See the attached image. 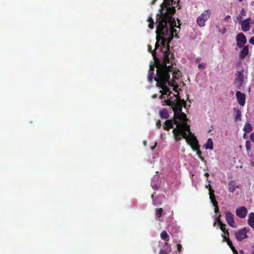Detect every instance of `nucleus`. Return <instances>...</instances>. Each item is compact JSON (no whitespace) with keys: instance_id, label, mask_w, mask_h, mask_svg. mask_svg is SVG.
Wrapping results in <instances>:
<instances>
[{"instance_id":"nucleus-1","label":"nucleus","mask_w":254,"mask_h":254,"mask_svg":"<svg viewBox=\"0 0 254 254\" xmlns=\"http://www.w3.org/2000/svg\"><path fill=\"white\" fill-rule=\"evenodd\" d=\"M165 7L161 5L160 14L157 15V22L158 23L156 29V40L155 49L159 46V42L163 46L162 49L163 52V61L161 64H158V60L156 57V53L152 51L150 46H148V51L152 53L157 65V75L154 77L157 82V86L161 89L160 92L162 93L161 98L163 95H169L170 91L168 86L173 87L175 92L177 90L178 83L179 78L181 76L180 71L175 69L173 65V59H171L172 55L169 52V43L172 39L174 33L177 30L175 27H178L176 22L173 19L171 14L174 13L176 10L175 6Z\"/></svg>"},{"instance_id":"nucleus-2","label":"nucleus","mask_w":254,"mask_h":254,"mask_svg":"<svg viewBox=\"0 0 254 254\" xmlns=\"http://www.w3.org/2000/svg\"><path fill=\"white\" fill-rule=\"evenodd\" d=\"M165 102L166 105L172 106L174 112V117L173 120L165 122V125L163 126L164 129L169 130L174 128L173 124H174L176 127L173 128L172 132L176 141L180 140L183 137L186 138L188 141L191 143L196 142L195 138L191 134L187 135L185 132V130H190V126L188 125V119L186 117V115L182 111V106L186 104L185 101L174 94Z\"/></svg>"},{"instance_id":"nucleus-3","label":"nucleus","mask_w":254,"mask_h":254,"mask_svg":"<svg viewBox=\"0 0 254 254\" xmlns=\"http://www.w3.org/2000/svg\"><path fill=\"white\" fill-rule=\"evenodd\" d=\"M211 11L209 9L206 10L199 15L196 19V23L200 27H203L205 25V22L210 17Z\"/></svg>"},{"instance_id":"nucleus-4","label":"nucleus","mask_w":254,"mask_h":254,"mask_svg":"<svg viewBox=\"0 0 254 254\" xmlns=\"http://www.w3.org/2000/svg\"><path fill=\"white\" fill-rule=\"evenodd\" d=\"M252 29V34H254V19L248 18L242 22V30L244 32H247Z\"/></svg>"},{"instance_id":"nucleus-5","label":"nucleus","mask_w":254,"mask_h":254,"mask_svg":"<svg viewBox=\"0 0 254 254\" xmlns=\"http://www.w3.org/2000/svg\"><path fill=\"white\" fill-rule=\"evenodd\" d=\"M236 45L239 48H242L247 43L245 35L242 33H239L236 37Z\"/></svg>"},{"instance_id":"nucleus-6","label":"nucleus","mask_w":254,"mask_h":254,"mask_svg":"<svg viewBox=\"0 0 254 254\" xmlns=\"http://www.w3.org/2000/svg\"><path fill=\"white\" fill-rule=\"evenodd\" d=\"M185 132L187 133V135H189L190 134H191L195 138L196 142H195V143L194 142V143H191L190 141H188L186 138H184L186 140V141L188 142V143L191 146L192 149L193 150L197 151L196 153H197V155L198 156V157L201 156V152L199 150H198L199 146H198V142H197V140L196 137L194 136V134H192L190 131V130L189 131L185 130Z\"/></svg>"},{"instance_id":"nucleus-7","label":"nucleus","mask_w":254,"mask_h":254,"mask_svg":"<svg viewBox=\"0 0 254 254\" xmlns=\"http://www.w3.org/2000/svg\"><path fill=\"white\" fill-rule=\"evenodd\" d=\"M244 71H238L236 74L235 83L238 86H241L246 81V77L244 75Z\"/></svg>"},{"instance_id":"nucleus-8","label":"nucleus","mask_w":254,"mask_h":254,"mask_svg":"<svg viewBox=\"0 0 254 254\" xmlns=\"http://www.w3.org/2000/svg\"><path fill=\"white\" fill-rule=\"evenodd\" d=\"M236 97L238 103L241 106H244L246 103V95L244 93L240 91H237L236 93Z\"/></svg>"},{"instance_id":"nucleus-9","label":"nucleus","mask_w":254,"mask_h":254,"mask_svg":"<svg viewBox=\"0 0 254 254\" xmlns=\"http://www.w3.org/2000/svg\"><path fill=\"white\" fill-rule=\"evenodd\" d=\"M248 213V210L246 207L241 206L236 210V215L241 218H245Z\"/></svg>"},{"instance_id":"nucleus-10","label":"nucleus","mask_w":254,"mask_h":254,"mask_svg":"<svg viewBox=\"0 0 254 254\" xmlns=\"http://www.w3.org/2000/svg\"><path fill=\"white\" fill-rule=\"evenodd\" d=\"M226 220L227 223L232 227H236V224L234 219V215L230 212L226 213Z\"/></svg>"},{"instance_id":"nucleus-11","label":"nucleus","mask_w":254,"mask_h":254,"mask_svg":"<svg viewBox=\"0 0 254 254\" xmlns=\"http://www.w3.org/2000/svg\"><path fill=\"white\" fill-rule=\"evenodd\" d=\"M235 236L238 240H243L247 237L246 229L244 228L238 231L235 233Z\"/></svg>"},{"instance_id":"nucleus-12","label":"nucleus","mask_w":254,"mask_h":254,"mask_svg":"<svg viewBox=\"0 0 254 254\" xmlns=\"http://www.w3.org/2000/svg\"><path fill=\"white\" fill-rule=\"evenodd\" d=\"M178 1V0H164V2L161 5L164 6L165 7H174L173 6L175 7L177 5Z\"/></svg>"},{"instance_id":"nucleus-13","label":"nucleus","mask_w":254,"mask_h":254,"mask_svg":"<svg viewBox=\"0 0 254 254\" xmlns=\"http://www.w3.org/2000/svg\"><path fill=\"white\" fill-rule=\"evenodd\" d=\"M210 199L213 206L215 207L214 211L215 213L218 212V207L217 206V202L215 199V195L214 194V191L213 190H210Z\"/></svg>"},{"instance_id":"nucleus-14","label":"nucleus","mask_w":254,"mask_h":254,"mask_svg":"<svg viewBox=\"0 0 254 254\" xmlns=\"http://www.w3.org/2000/svg\"><path fill=\"white\" fill-rule=\"evenodd\" d=\"M243 48L239 52V57L241 59L245 58L249 53L248 46H245L242 47Z\"/></svg>"},{"instance_id":"nucleus-15","label":"nucleus","mask_w":254,"mask_h":254,"mask_svg":"<svg viewBox=\"0 0 254 254\" xmlns=\"http://www.w3.org/2000/svg\"><path fill=\"white\" fill-rule=\"evenodd\" d=\"M217 222L219 225H220V229L224 232V234L222 235V237H223L224 239H227V235H228V233L227 232H226V233H225V225L223 224L221 222V221L220 220L219 218H218Z\"/></svg>"},{"instance_id":"nucleus-16","label":"nucleus","mask_w":254,"mask_h":254,"mask_svg":"<svg viewBox=\"0 0 254 254\" xmlns=\"http://www.w3.org/2000/svg\"><path fill=\"white\" fill-rule=\"evenodd\" d=\"M248 224L251 227L254 228V213H249L248 219Z\"/></svg>"},{"instance_id":"nucleus-17","label":"nucleus","mask_w":254,"mask_h":254,"mask_svg":"<svg viewBox=\"0 0 254 254\" xmlns=\"http://www.w3.org/2000/svg\"><path fill=\"white\" fill-rule=\"evenodd\" d=\"M204 147L206 149H213V144L211 138H209L207 139L206 143L204 145Z\"/></svg>"},{"instance_id":"nucleus-18","label":"nucleus","mask_w":254,"mask_h":254,"mask_svg":"<svg viewBox=\"0 0 254 254\" xmlns=\"http://www.w3.org/2000/svg\"><path fill=\"white\" fill-rule=\"evenodd\" d=\"M154 70V65H150L149 67V70L148 71V79L149 81H151L153 78V71Z\"/></svg>"},{"instance_id":"nucleus-19","label":"nucleus","mask_w":254,"mask_h":254,"mask_svg":"<svg viewBox=\"0 0 254 254\" xmlns=\"http://www.w3.org/2000/svg\"><path fill=\"white\" fill-rule=\"evenodd\" d=\"M237 188L236 183L235 181H231L229 183V191L233 192Z\"/></svg>"},{"instance_id":"nucleus-20","label":"nucleus","mask_w":254,"mask_h":254,"mask_svg":"<svg viewBox=\"0 0 254 254\" xmlns=\"http://www.w3.org/2000/svg\"><path fill=\"white\" fill-rule=\"evenodd\" d=\"M244 130L246 132H250L252 130V127L249 123H247L245 125Z\"/></svg>"},{"instance_id":"nucleus-21","label":"nucleus","mask_w":254,"mask_h":254,"mask_svg":"<svg viewBox=\"0 0 254 254\" xmlns=\"http://www.w3.org/2000/svg\"><path fill=\"white\" fill-rule=\"evenodd\" d=\"M160 115L162 118L167 119L168 118V113L166 110L160 111Z\"/></svg>"},{"instance_id":"nucleus-22","label":"nucleus","mask_w":254,"mask_h":254,"mask_svg":"<svg viewBox=\"0 0 254 254\" xmlns=\"http://www.w3.org/2000/svg\"><path fill=\"white\" fill-rule=\"evenodd\" d=\"M161 238L166 241L169 240V236L165 231H163L161 234Z\"/></svg>"},{"instance_id":"nucleus-23","label":"nucleus","mask_w":254,"mask_h":254,"mask_svg":"<svg viewBox=\"0 0 254 254\" xmlns=\"http://www.w3.org/2000/svg\"><path fill=\"white\" fill-rule=\"evenodd\" d=\"M226 240H227L228 245L231 248L233 253H234L235 254H238L236 250H235L234 247L233 246L232 243L229 240H228V238Z\"/></svg>"},{"instance_id":"nucleus-24","label":"nucleus","mask_w":254,"mask_h":254,"mask_svg":"<svg viewBox=\"0 0 254 254\" xmlns=\"http://www.w3.org/2000/svg\"><path fill=\"white\" fill-rule=\"evenodd\" d=\"M148 21L149 22L148 27L150 29H153L154 27V25H153L154 23H153V20H152V18L149 17L148 19Z\"/></svg>"},{"instance_id":"nucleus-25","label":"nucleus","mask_w":254,"mask_h":254,"mask_svg":"<svg viewBox=\"0 0 254 254\" xmlns=\"http://www.w3.org/2000/svg\"><path fill=\"white\" fill-rule=\"evenodd\" d=\"M198 68L199 70H204L206 68V64L205 63H200L198 65Z\"/></svg>"},{"instance_id":"nucleus-26","label":"nucleus","mask_w":254,"mask_h":254,"mask_svg":"<svg viewBox=\"0 0 254 254\" xmlns=\"http://www.w3.org/2000/svg\"><path fill=\"white\" fill-rule=\"evenodd\" d=\"M163 210L162 208H158L156 209V215L158 217H160L162 213Z\"/></svg>"},{"instance_id":"nucleus-27","label":"nucleus","mask_w":254,"mask_h":254,"mask_svg":"<svg viewBox=\"0 0 254 254\" xmlns=\"http://www.w3.org/2000/svg\"><path fill=\"white\" fill-rule=\"evenodd\" d=\"M241 112L240 110H238L236 114V120H241Z\"/></svg>"},{"instance_id":"nucleus-28","label":"nucleus","mask_w":254,"mask_h":254,"mask_svg":"<svg viewBox=\"0 0 254 254\" xmlns=\"http://www.w3.org/2000/svg\"><path fill=\"white\" fill-rule=\"evenodd\" d=\"M246 147L248 150H249L251 148V142L250 141H247L246 142Z\"/></svg>"},{"instance_id":"nucleus-29","label":"nucleus","mask_w":254,"mask_h":254,"mask_svg":"<svg viewBox=\"0 0 254 254\" xmlns=\"http://www.w3.org/2000/svg\"><path fill=\"white\" fill-rule=\"evenodd\" d=\"M249 42L254 45V36L250 39Z\"/></svg>"},{"instance_id":"nucleus-30","label":"nucleus","mask_w":254,"mask_h":254,"mask_svg":"<svg viewBox=\"0 0 254 254\" xmlns=\"http://www.w3.org/2000/svg\"><path fill=\"white\" fill-rule=\"evenodd\" d=\"M156 126L158 127V128H160V126H161V122L159 120H158L156 122Z\"/></svg>"},{"instance_id":"nucleus-31","label":"nucleus","mask_w":254,"mask_h":254,"mask_svg":"<svg viewBox=\"0 0 254 254\" xmlns=\"http://www.w3.org/2000/svg\"><path fill=\"white\" fill-rule=\"evenodd\" d=\"M251 140L254 142V132L252 133L250 135Z\"/></svg>"},{"instance_id":"nucleus-32","label":"nucleus","mask_w":254,"mask_h":254,"mask_svg":"<svg viewBox=\"0 0 254 254\" xmlns=\"http://www.w3.org/2000/svg\"><path fill=\"white\" fill-rule=\"evenodd\" d=\"M181 249H182V246L181 244H178L177 245V250L179 251V252H180L181 251Z\"/></svg>"},{"instance_id":"nucleus-33","label":"nucleus","mask_w":254,"mask_h":254,"mask_svg":"<svg viewBox=\"0 0 254 254\" xmlns=\"http://www.w3.org/2000/svg\"><path fill=\"white\" fill-rule=\"evenodd\" d=\"M241 14L242 16H244L246 14V11L244 10V9H242L241 11Z\"/></svg>"},{"instance_id":"nucleus-34","label":"nucleus","mask_w":254,"mask_h":254,"mask_svg":"<svg viewBox=\"0 0 254 254\" xmlns=\"http://www.w3.org/2000/svg\"><path fill=\"white\" fill-rule=\"evenodd\" d=\"M206 188H209V193L210 194V190H212L211 189V185H210V184H209V185H206Z\"/></svg>"},{"instance_id":"nucleus-35","label":"nucleus","mask_w":254,"mask_h":254,"mask_svg":"<svg viewBox=\"0 0 254 254\" xmlns=\"http://www.w3.org/2000/svg\"><path fill=\"white\" fill-rule=\"evenodd\" d=\"M159 254H167V253L164 251L161 250L159 253Z\"/></svg>"},{"instance_id":"nucleus-36","label":"nucleus","mask_w":254,"mask_h":254,"mask_svg":"<svg viewBox=\"0 0 254 254\" xmlns=\"http://www.w3.org/2000/svg\"><path fill=\"white\" fill-rule=\"evenodd\" d=\"M199 158L201 159V161H204V158L201 156H199Z\"/></svg>"},{"instance_id":"nucleus-37","label":"nucleus","mask_w":254,"mask_h":254,"mask_svg":"<svg viewBox=\"0 0 254 254\" xmlns=\"http://www.w3.org/2000/svg\"><path fill=\"white\" fill-rule=\"evenodd\" d=\"M204 175L206 177H208L209 176V174L208 173H205Z\"/></svg>"},{"instance_id":"nucleus-38","label":"nucleus","mask_w":254,"mask_h":254,"mask_svg":"<svg viewBox=\"0 0 254 254\" xmlns=\"http://www.w3.org/2000/svg\"><path fill=\"white\" fill-rule=\"evenodd\" d=\"M243 137H244V138H247V136H246V133H244V135H243Z\"/></svg>"},{"instance_id":"nucleus-39","label":"nucleus","mask_w":254,"mask_h":254,"mask_svg":"<svg viewBox=\"0 0 254 254\" xmlns=\"http://www.w3.org/2000/svg\"><path fill=\"white\" fill-rule=\"evenodd\" d=\"M216 224V222H214V226H215Z\"/></svg>"},{"instance_id":"nucleus-40","label":"nucleus","mask_w":254,"mask_h":254,"mask_svg":"<svg viewBox=\"0 0 254 254\" xmlns=\"http://www.w3.org/2000/svg\"><path fill=\"white\" fill-rule=\"evenodd\" d=\"M153 196H154V195H153V194H152V195H151V197H152V198H153Z\"/></svg>"},{"instance_id":"nucleus-41","label":"nucleus","mask_w":254,"mask_h":254,"mask_svg":"<svg viewBox=\"0 0 254 254\" xmlns=\"http://www.w3.org/2000/svg\"><path fill=\"white\" fill-rule=\"evenodd\" d=\"M240 2H242L243 0H239Z\"/></svg>"},{"instance_id":"nucleus-42","label":"nucleus","mask_w":254,"mask_h":254,"mask_svg":"<svg viewBox=\"0 0 254 254\" xmlns=\"http://www.w3.org/2000/svg\"><path fill=\"white\" fill-rule=\"evenodd\" d=\"M253 254H254V253H253Z\"/></svg>"}]
</instances>
